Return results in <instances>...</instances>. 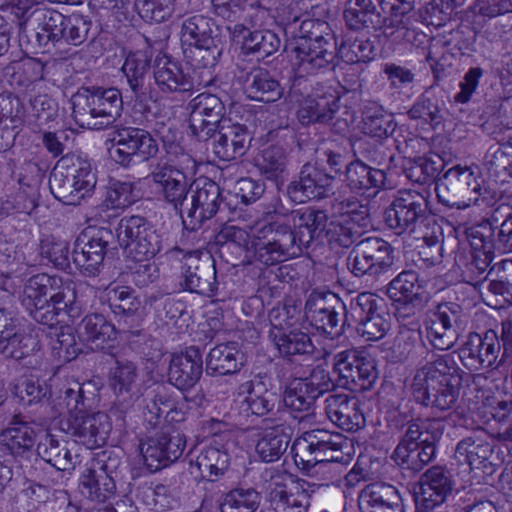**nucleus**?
<instances>
[{
	"label": "nucleus",
	"mask_w": 512,
	"mask_h": 512,
	"mask_svg": "<svg viewBox=\"0 0 512 512\" xmlns=\"http://www.w3.org/2000/svg\"><path fill=\"white\" fill-rule=\"evenodd\" d=\"M246 88L252 99L267 103L277 101L283 93L279 82L267 70L262 68L254 69L248 73Z\"/></svg>",
	"instance_id": "nucleus-45"
},
{
	"label": "nucleus",
	"mask_w": 512,
	"mask_h": 512,
	"mask_svg": "<svg viewBox=\"0 0 512 512\" xmlns=\"http://www.w3.org/2000/svg\"><path fill=\"white\" fill-rule=\"evenodd\" d=\"M115 489V481L92 466L86 468L81 476L80 491L92 501L104 502L114 494Z\"/></svg>",
	"instance_id": "nucleus-46"
},
{
	"label": "nucleus",
	"mask_w": 512,
	"mask_h": 512,
	"mask_svg": "<svg viewBox=\"0 0 512 512\" xmlns=\"http://www.w3.org/2000/svg\"><path fill=\"white\" fill-rule=\"evenodd\" d=\"M264 192V184L252 178H241L237 181L234 192H227L226 207L230 211L239 204L248 205L255 202Z\"/></svg>",
	"instance_id": "nucleus-62"
},
{
	"label": "nucleus",
	"mask_w": 512,
	"mask_h": 512,
	"mask_svg": "<svg viewBox=\"0 0 512 512\" xmlns=\"http://www.w3.org/2000/svg\"><path fill=\"white\" fill-rule=\"evenodd\" d=\"M325 413L342 430L353 432L365 426L361 403L355 396L331 394L325 399Z\"/></svg>",
	"instance_id": "nucleus-30"
},
{
	"label": "nucleus",
	"mask_w": 512,
	"mask_h": 512,
	"mask_svg": "<svg viewBox=\"0 0 512 512\" xmlns=\"http://www.w3.org/2000/svg\"><path fill=\"white\" fill-rule=\"evenodd\" d=\"M222 206L226 207V195L222 194L219 185L208 179L198 180L183 208V224L189 230H197L206 220L214 217Z\"/></svg>",
	"instance_id": "nucleus-14"
},
{
	"label": "nucleus",
	"mask_w": 512,
	"mask_h": 512,
	"mask_svg": "<svg viewBox=\"0 0 512 512\" xmlns=\"http://www.w3.org/2000/svg\"><path fill=\"white\" fill-rule=\"evenodd\" d=\"M288 163L285 149L278 145L265 148L257 159V167L268 179H278L286 171Z\"/></svg>",
	"instance_id": "nucleus-64"
},
{
	"label": "nucleus",
	"mask_w": 512,
	"mask_h": 512,
	"mask_svg": "<svg viewBox=\"0 0 512 512\" xmlns=\"http://www.w3.org/2000/svg\"><path fill=\"white\" fill-rule=\"evenodd\" d=\"M443 106V101L430 88L413 104L408 115L411 119H422L426 123L438 125L443 119L441 114Z\"/></svg>",
	"instance_id": "nucleus-57"
},
{
	"label": "nucleus",
	"mask_w": 512,
	"mask_h": 512,
	"mask_svg": "<svg viewBox=\"0 0 512 512\" xmlns=\"http://www.w3.org/2000/svg\"><path fill=\"white\" fill-rule=\"evenodd\" d=\"M239 394H246L244 402L247 410L256 416L267 415L276 406L277 395L265 389L261 383L246 381L240 385Z\"/></svg>",
	"instance_id": "nucleus-50"
},
{
	"label": "nucleus",
	"mask_w": 512,
	"mask_h": 512,
	"mask_svg": "<svg viewBox=\"0 0 512 512\" xmlns=\"http://www.w3.org/2000/svg\"><path fill=\"white\" fill-rule=\"evenodd\" d=\"M394 260V248L390 243L382 238L367 237L353 246L346 264L354 277L375 281L392 271Z\"/></svg>",
	"instance_id": "nucleus-9"
},
{
	"label": "nucleus",
	"mask_w": 512,
	"mask_h": 512,
	"mask_svg": "<svg viewBox=\"0 0 512 512\" xmlns=\"http://www.w3.org/2000/svg\"><path fill=\"white\" fill-rule=\"evenodd\" d=\"M289 440L280 427L265 430L256 444V453L262 461L274 462L286 451Z\"/></svg>",
	"instance_id": "nucleus-54"
},
{
	"label": "nucleus",
	"mask_w": 512,
	"mask_h": 512,
	"mask_svg": "<svg viewBox=\"0 0 512 512\" xmlns=\"http://www.w3.org/2000/svg\"><path fill=\"white\" fill-rule=\"evenodd\" d=\"M113 233L108 228H99L90 235H79L74 243L72 260L85 276H95L100 272L108 244Z\"/></svg>",
	"instance_id": "nucleus-19"
},
{
	"label": "nucleus",
	"mask_w": 512,
	"mask_h": 512,
	"mask_svg": "<svg viewBox=\"0 0 512 512\" xmlns=\"http://www.w3.org/2000/svg\"><path fill=\"white\" fill-rule=\"evenodd\" d=\"M282 314L286 315L285 308L282 311L273 310L270 313L271 329L269 331V338L280 355L292 358L313 354L315 347L310 336L300 330H288L287 326L278 321Z\"/></svg>",
	"instance_id": "nucleus-27"
},
{
	"label": "nucleus",
	"mask_w": 512,
	"mask_h": 512,
	"mask_svg": "<svg viewBox=\"0 0 512 512\" xmlns=\"http://www.w3.org/2000/svg\"><path fill=\"white\" fill-rule=\"evenodd\" d=\"M386 174L383 170L372 168L360 160L350 162L345 169V182L356 193H365L371 188L384 186Z\"/></svg>",
	"instance_id": "nucleus-41"
},
{
	"label": "nucleus",
	"mask_w": 512,
	"mask_h": 512,
	"mask_svg": "<svg viewBox=\"0 0 512 512\" xmlns=\"http://www.w3.org/2000/svg\"><path fill=\"white\" fill-rule=\"evenodd\" d=\"M96 183L97 176L90 161L72 153L61 157L49 179L51 193L66 205H79L90 197Z\"/></svg>",
	"instance_id": "nucleus-7"
},
{
	"label": "nucleus",
	"mask_w": 512,
	"mask_h": 512,
	"mask_svg": "<svg viewBox=\"0 0 512 512\" xmlns=\"http://www.w3.org/2000/svg\"><path fill=\"white\" fill-rule=\"evenodd\" d=\"M361 129L364 134L371 137L386 138L395 129L393 116L378 106L366 108Z\"/></svg>",
	"instance_id": "nucleus-58"
},
{
	"label": "nucleus",
	"mask_w": 512,
	"mask_h": 512,
	"mask_svg": "<svg viewBox=\"0 0 512 512\" xmlns=\"http://www.w3.org/2000/svg\"><path fill=\"white\" fill-rule=\"evenodd\" d=\"M332 181V176L315 165L306 163L302 166L298 179L288 185L287 194L296 203L322 198Z\"/></svg>",
	"instance_id": "nucleus-32"
},
{
	"label": "nucleus",
	"mask_w": 512,
	"mask_h": 512,
	"mask_svg": "<svg viewBox=\"0 0 512 512\" xmlns=\"http://www.w3.org/2000/svg\"><path fill=\"white\" fill-rule=\"evenodd\" d=\"M338 308L345 310L346 306L339 302L335 294L327 295L312 292L305 303V317L310 324L319 332L330 336L340 335L342 326L340 325V313Z\"/></svg>",
	"instance_id": "nucleus-22"
},
{
	"label": "nucleus",
	"mask_w": 512,
	"mask_h": 512,
	"mask_svg": "<svg viewBox=\"0 0 512 512\" xmlns=\"http://www.w3.org/2000/svg\"><path fill=\"white\" fill-rule=\"evenodd\" d=\"M189 129L199 141L207 142L217 128L228 121L224 119L226 108L215 94L201 93L188 104Z\"/></svg>",
	"instance_id": "nucleus-17"
},
{
	"label": "nucleus",
	"mask_w": 512,
	"mask_h": 512,
	"mask_svg": "<svg viewBox=\"0 0 512 512\" xmlns=\"http://www.w3.org/2000/svg\"><path fill=\"white\" fill-rule=\"evenodd\" d=\"M493 235L494 228L488 221L466 229V237L471 246V259L466 267L472 279L484 274L494 258Z\"/></svg>",
	"instance_id": "nucleus-28"
},
{
	"label": "nucleus",
	"mask_w": 512,
	"mask_h": 512,
	"mask_svg": "<svg viewBox=\"0 0 512 512\" xmlns=\"http://www.w3.org/2000/svg\"><path fill=\"white\" fill-rule=\"evenodd\" d=\"M213 25L210 18L199 14L184 19L180 31L182 44L189 47L211 44V41L216 40L212 35Z\"/></svg>",
	"instance_id": "nucleus-49"
},
{
	"label": "nucleus",
	"mask_w": 512,
	"mask_h": 512,
	"mask_svg": "<svg viewBox=\"0 0 512 512\" xmlns=\"http://www.w3.org/2000/svg\"><path fill=\"white\" fill-rule=\"evenodd\" d=\"M151 59L144 51H136L127 55L122 71L127 78L136 99L146 94Z\"/></svg>",
	"instance_id": "nucleus-43"
},
{
	"label": "nucleus",
	"mask_w": 512,
	"mask_h": 512,
	"mask_svg": "<svg viewBox=\"0 0 512 512\" xmlns=\"http://www.w3.org/2000/svg\"><path fill=\"white\" fill-rule=\"evenodd\" d=\"M36 433L26 422L14 421L0 433V450L14 457L24 456L35 444Z\"/></svg>",
	"instance_id": "nucleus-40"
},
{
	"label": "nucleus",
	"mask_w": 512,
	"mask_h": 512,
	"mask_svg": "<svg viewBox=\"0 0 512 512\" xmlns=\"http://www.w3.org/2000/svg\"><path fill=\"white\" fill-rule=\"evenodd\" d=\"M51 333L50 346L52 354L60 362H70L81 351L76 342L73 329L69 326L53 328Z\"/></svg>",
	"instance_id": "nucleus-61"
},
{
	"label": "nucleus",
	"mask_w": 512,
	"mask_h": 512,
	"mask_svg": "<svg viewBox=\"0 0 512 512\" xmlns=\"http://www.w3.org/2000/svg\"><path fill=\"white\" fill-rule=\"evenodd\" d=\"M313 209L320 211L316 208ZM321 211L327 215L325 211ZM327 220L328 216H326L324 228L317 230L314 234V238L318 232L326 229V236L330 244H335L343 248H349L356 245L357 242L361 240L360 237L362 235V227H358L357 224L342 219H335L327 225Z\"/></svg>",
	"instance_id": "nucleus-53"
},
{
	"label": "nucleus",
	"mask_w": 512,
	"mask_h": 512,
	"mask_svg": "<svg viewBox=\"0 0 512 512\" xmlns=\"http://www.w3.org/2000/svg\"><path fill=\"white\" fill-rule=\"evenodd\" d=\"M317 398L300 380H293L283 393V402L286 408L292 412L309 415Z\"/></svg>",
	"instance_id": "nucleus-60"
},
{
	"label": "nucleus",
	"mask_w": 512,
	"mask_h": 512,
	"mask_svg": "<svg viewBox=\"0 0 512 512\" xmlns=\"http://www.w3.org/2000/svg\"><path fill=\"white\" fill-rule=\"evenodd\" d=\"M227 445L222 443L221 436H215L210 445L197 456L195 463L191 464V473H195L196 469L201 478L212 482L218 480L229 467Z\"/></svg>",
	"instance_id": "nucleus-38"
},
{
	"label": "nucleus",
	"mask_w": 512,
	"mask_h": 512,
	"mask_svg": "<svg viewBox=\"0 0 512 512\" xmlns=\"http://www.w3.org/2000/svg\"><path fill=\"white\" fill-rule=\"evenodd\" d=\"M143 414L145 420L153 426L159 423L164 413L171 411L174 401L164 384H156L143 395Z\"/></svg>",
	"instance_id": "nucleus-47"
},
{
	"label": "nucleus",
	"mask_w": 512,
	"mask_h": 512,
	"mask_svg": "<svg viewBox=\"0 0 512 512\" xmlns=\"http://www.w3.org/2000/svg\"><path fill=\"white\" fill-rule=\"evenodd\" d=\"M461 363L470 371L497 369L501 362V344L495 330H487L483 335L469 333L458 350Z\"/></svg>",
	"instance_id": "nucleus-16"
},
{
	"label": "nucleus",
	"mask_w": 512,
	"mask_h": 512,
	"mask_svg": "<svg viewBox=\"0 0 512 512\" xmlns=\"http://www.w3.org/2000/svg\"><path fill=\"white\" fill-rule=\"evenodd\" d=\"M119 243L131 260L153 259L160 251V240L153 225L144 217H124L117 227Z\"/></svg>",
	"instance_id": "nucleus-12"
},
{
	"label": "nucleus",
	"mask_w": 512,
	"mask_h": 512,
	"mask_svg": "<svg viewBox=\"0 0 512 512\" xmlns=\"http://www.w3.org/2000/svg\"><path fill=\"white\" fill-rule=\"evenodd\" d=\"M377 49L368 38L347 39L338 46V56L347 64L367 63L375 58Z\"/></svg>",
	"instance_id": "nucleus-59"
},
{
	"label": "nucleus",
	"mask_w": 512,
	"mask_h": 512,
	"mask_svg": "<svg viewBox=\"0 0 512 512\" xmlns=\"http://www.w3.org/2000/svg\"><path fill=\"white\" fill-rule=\"evenodd\" d=\"M426 197L416 190H400L384 212L387 226L398 235L408 233L440 253L444 234L433 215H428Z\"/></svg>",
	"instance_id": "nucleus-4"
},
{
	"label": "nucleus",
	"mask_w": 512,
	"mask_h": 512,
	"mask_svg": "<svg viewBox=\"0 0 512 512\" xmlns=\"http://www.w3.org/2000/svg\"><path fill=\"white\" fill-rule=\"evenodd\" d=\"M208 141L209 148L218 159L232 161L246 153L249 134L243 126L227 122L219 126Z\"/></svg>",
	"instance_id": "nucleus-31"
},
{
	"label": "nucleus",
	"mask_w": 512,
	"mask_h": 512,
	"mask_svg": "<svg viewBox=\"0 0 512 512\" xmlns=\"http://www.w3.org/2000/svg\"><path fill=\"white\" fill-rule=\"evenodd\" d=\"M285 31V51L299 75H314L336 66L338 42L328 22L303 14L294 16Z\"/></svg>",
	"instance_id": "nucleus-2"
},
{
	"label": "nucleus",
	"mask_w": 512,
	"mask_h": 512,
	"mask_svg": "<svg viewBox=\"0 0 512 512\" xmlns=\"http://www.w3.org/2000/svg\"><path fill=\"white\" fill-rule=\"evenodd\" d=\"M335 107L336 102L334 100L330 102L325 97H307L301 103L297 117L302 125L327 124L334 118Z\"/></svg>",
	"instance_id": "nucleus-51"
},
{
	"label": "nucleus",
	"mask_w": 512,
	"mask_h": 512,
	"mask_svg": "<svg viewBox=\"0 0 512 512\" xmlns=\"http://www.w3.org/2000/svg\"><path fill=\"white\" fill-rule=\"evenodd\" d=\"M435 192L439 203L458 210L471 205H489L494 198L487 188L481 186L471 167L460 165L444 172L436 181Z\"/></svg>",
	"instance_id": "nucleus-8"
},
{
	"label": "nucleus",
	"mask_w": 512,
	"mask_h": 512,
	"mask_svg": "<svg viewBox=\"0 0 512 512\" xmlns=\"http://www.w3.org/2000/svg\"><path fill=\"white\" fill-rule=\"evenodd\" d=\"M138 369L135 363L116 359L109 372V385L117 396L129 394L136 386Z\"/></svg>",
	"instance_id": "nucleus-55"
},
{
	"label": "nucleus",
	"mask_w": 512,
	"mask_h": 512,
	"mask_svg": "<svg viewBox=\"0 0 512 512\" xmlns=\"http://www.w3.org/2000/svg\"><path fill=\"white\" fill-rule=\"evenodd\" d=\"M383 299L371 292L359 293L351 299L345 320L356 323L357 334L366 342L382 339L390 329V322L381 311Z\"/></svg>",
	"instance_id": "nucleus-10"
},
{
	"label": "nucleus",
	"mask_w": 512,
	"mask_h": 512,
	"mask_svg": "<svg viewBox=\"0 0 512 512\" xmlns=\"http://www.w3.org/2000/svg\"><path fill=\"white\" fill-rule=\"evenodd\" d=\"M418 290V275L414 271H403L389 283L387 295L396 305L398 318L415 314Z\"/></svg>",
	"instance_id": "nucleus-37"
},
{
	"label": "nucleus",
	"mask_w": 512,
	"mask_h": 512,
	"mask_svg": "<svg viewBox=\"0 0 512 512\" xmlns=\"http://www.w3.org/2000/svg\"><path fill=\"white\" fill-rule=\"evenodd\" d=\"M452 475L442 466H433L423 473L415 491L416 512H429L442 505L452 492Z\"/></svg>",
	"instance_id": "nucleus-21"
},
{
	"label": "nucleus",
	"mask_w": 512,
	"mask_h": 512,
	"mask_svg": "<svg viewBox=\"0 0 512 512\" xmlns=\"http://www.w3.org/2000/svg\"><path fill=\"white\" fill-rule=\"evenodd\" d=\"M110 148L111 157L121 165H128L134 156L141 160H148L158 152V144L149 132L134 128L124 127L118 129L112 139Z\"/></svg>",
	"instance_id": "nucleus-20"
},
{
	"label": "nucleus",
	"mask_w": 512,
	"mask_h": 512,
	"mask_svg": "<svg viewBox=\"0 0 512 512\" xmlns=\"http://www.w3.org/2000/svg\"><path fill=\"white\" fill-rule=\"evenodd\" d=\"M60 278L47 274H37L29 278L23 288L21 303L25 309L35 308L40 302L49 298V293L55 290Z\"/></svg>",
	"instance_id": "nucleus-52"
},
{
	"label": "nucleus",
	"mask_w": 512,
	"mask_h": 512,
	"mask_svg": "<svg viewBox=\"0 0 512 512\" xmlns=\"http://www.w3.org/2000/svg\"><path fill=\"white\" fill-rule=\"evenodd\" d=\"M345 446L347 439L342 434L326 429H312L295 440L292 447L294 461L309 476L322 473L323 480L331 481L328 468L331 463L343 458Z\"/></svg>",
	"instance_id": "nucleus-5"
},
{
	"label": "nucleus",
	"mask_w": 512,
	"mask_h": 512,
	"mask_svg": "<svg viewBox=\"0 0 512 512\" xmlns=\"http://www.w3.org/2000/svg\"><path fill=\"white\" fill-rule=\"evenodd\" d=\"M346 25L352 30L380 27L384 19L376 10L372 0H348L344 10Z\"/></svg>",
	"instance_id": "nucleus-44"
},
{
	"label": "nucleus",
	"mask_w": 512,
	"mask_h": 512,
	"mask_svg": "<svg viewBox=\"0 0 512 512\" xmlns=\"http://www.w3.org/2000/svg\"><path fill=\"white\" fill-rule=\"evenodd\" d=\"M494 441L483 430L462 439L456 447V454L470 466L471 469L482 470L485 474L494 472L492 462Z\"/></svg>",
	"instance_id": "nucleus-33"
},
{
	"label": "nucleus",
	"mask_w": 512,
	"mask_h": 512,
	"mask_svg": "<svg viewBox=\"0 0 512 512\" xmlns=\"http://www.w3.org/2000/svg\"><path fill=\"white\" fill-rule=\"evenodd\" d=\"M111 430L108 416L103 412L88 414L80 411L72 414L67 420V431L76 442L88 449H94L105 444Z\"/></svg>",
	"instance_id": "nucleus-25"
},
{
	"label": "nucleus",
	"mask_w": 512,
	"mask_h": 512,
	"mask_svg": "<svg viewBox=\"0 0 512 512\" xmlns=\"http://www.w3.org/2000/svg\"><path fill=\"white\" fill-rule=\"evenodd\" d=\"M183 289L212 297L217 291L215 261L208 252L189 251L180 258Z\"/></svg>",
	"instance_id": "nucleus-15"
},
{
	"label": "nucleus",
	"mask_w": 512,
	"mask_h": 512,
	"mask_svg": "<svg viewBox=\"0 0 512 512\" xmlns=\"http://www.w3.org/2000/svg\"><path fill=\"white\" fill-rule=\"evenodd\" d=\"M218 41H211V44L192 46L185 50L186 58L192 67L191 74L196 73L203 79L211 81V72L208 69L216 65L222 52L217 44Z\"/></svg>",
	"instance_id": "nucleus-48"
},
{
	"label": "nucleus",
	"mask_w": 512,
	"mask_h": 512,
	"mask_svg": "<svg viewBox=\"0 0 512 512\" xmlns=\"http://www.w3.org/2000/svg\"><path fill=\"white\" fill-rule=\"evenodd\" d=\"M79 339L92 350L111 347L116 339V330L102 314L86 315L78 326Z\"/></svg>",
	"instance_id": "nucleus-39"
},
{
	"label": "nucleus",
	"mask_w": 512,
	"mask_h": 512,
	"mask_svg": "<svg viewBox=\"0 0 512 512\" xmlns=\"http://www.w3.org/2000/svg\"><path fill=\"white\" fill-rule=\"evenodd\" d=\"M16 15L22 32L33 33L41 48L55 47L63 37L62 25L66 24L67 16L57 10L34 8L32 4L18 0Z\"/></svg>",
	"instance_id": "nucleus-11"
},
{
	"label": "nucleus",
	"mask_w": 512,
	"mask_h": 512,
	"mask_svg": "<svg viewBox=\"0 0 512 512\" xmlns=\"http://www.w3.org/2000/svg\"><path fill=\"white\" fill-rule=\"evenodd\" d=\"M287 223L272 222L258 228L250 241L249 233L238 226L225 224L215 236L222 257L233 266L261 263L272 266L299 256L323 229L326 215L312 207L292 210Z\"/></svg>",
	"instance_id": "nucleus-1"
},
{
	"label": "nucleus",
	"mask_w": 512,
	"mask_h": 512,
	"mask_svg": "<svg viewBox=\"0 0 512 512\" xmlns=\"http://www.w3.org/2000/svg\"><path fill=\"white\" fill-rule=\"evenodd\" d=\"M442 167V159L435 155L430 158L416 157L409 160L404 171L407 178L412 182L426 184L437 179Z\"/></svg>",
	"instance_id": "nucleus-56"
},
{
	"label": "nucleus",
	"mask_w": 512,
	"mask_h": 512,
	"mask_svg": "<svg viewBox=\"0 0 512 512\" xmlns=\"http://www.w3.org/2000/svg\"><path fill=\"white\" fill-rule=\"evenodd\" d=\"M260 504L259 493L252 489H235L220 502L221 512H255Z\"/></svg>",
	"instance_id": "nucleus-63"
},
{
	"label": "nucleus",
	"mask_w": 512,
	"mask_h": 512,
	"mask_svg": "<svg viewBox=\"0 0 512 512\" xmlns=\"http://www.w3.org/2000/svg\"><path fill=\"white\" fill-rule=\"evenodd\" d=\"M361 512H404L398 490L384 482L366 485L358 496Z\"/></svg>",
	"instance_id": "nucleus-36"
},
{
	"label": "nucleus",
	"mask_w": 512,
	"mask_h": 512,
	"mask_svg": "<svg viewBox=\"0 0 512 512\" xmlns=\"http://www.w3.org/2000/svg\"><path fill=\"white\" fill-rule=\"evenodd\" d=\"M333 371L337 374V385L350 391L368 390L377 379L374 361L357 349L335 354Z\"/></svg>",
	"instance_id": "nucleus-13"
},
{
	"label": "nucleus",
	"mask_w": 512,
	"mask_h": 512,
	"mask_svg": "<svg viewBox=\"0 0 512 512\" xmlns=\"http://www.w3.org/2000/svg\"><path fill=\"white\" fill-rule=\"evenodd\" d=\"M463 373L452 354L437 355L414 375L411 389L415 400L438 411L454 408Z\"/></svg>",
	"instance_id": "nucleus-3"
},
{
	"label": "nucleus",
	"mask_w": 512,
	"mask_h": 512,
	"mask_svg": "<svg viewBox=\"0 0 512 512\" xmlns=\"http://www.w3.org/2000/svg\"><path fill=\"white\" fill-rule=\"evenodd\" d=\"M243 358L236 342L219 344L212 348L206 358V369L211 374L229 375L240 370Z\"/></svg>",
	"instance_id": "nucleus-42"
},
{
	"label": "nucleus",
	"mask_w": 512,
	"mask_h": 512,
	"mask_svg": "<svg viewBox=\"0 0 512 512\" xmlns=\"http://www.w3.org/2000/svg\"><path fill=\"white\" fill-rule=\"evenodd\" d=\"M441 423L431 421V435H427L419 445L410 448L396 447L392 458L404 469L421 471L435 457L436 441L441 435Z\"/></svg>",
	"instance_id": "nucleus-35"
},
{
	"label": "nucleus",
	"mask_w": 512,
	"mask_h": 512,
	"mask_svg": "<svg viewBox=\"0 0 512 512\" xmlns=\"http://www.w3.org/2000/svg\"><path fill=\"white\" fill-rule=\"evenodd\" d=\"M158 195L180 215L188 198L189 182L185 173L175 166L158 164L149 176Z\"/></svg>",
	"instance_id": "nucleus-24"
},
{
	"label": "nucleus",
	"mask_w": 512,
	"mask_h": 512,
	"mask_svg": "<svg viewBox=\"0 0 512 512\" xmlns=\"http://www.w3.org/2000/svg\"><path fill=\"white\" fill-rule=\"evenodd\" d=\"M314 486L303 479L286 484L281 477H275L269 484V501L279 512H306Z\"/></svg>",
	"instance_id": "nucleus-23"
},
{
	"label": "nucleus",
	"mask_w": 512,
	"mask_h": 512,
	"mask_svg": "<svg viewBox=\"0 0 512 512\" xmlns=\"http://www.w3.org/2000/svg\"><path fill=\"white\" fill-rule=\"evenodd\" d=\"M0 305V353L6 357L22 359L33 352L37 341L24 332L20 318L12 305V296Z\"/></svg>",
	"instance_id": "nucleus-18"
},
{
	"label": "nucleus",
	"mask_w": 512,
	"mask_h": 512,
	"mask_svg": "<svg viewBox=\"0 0 512 512\" xmlns=\"http://www.w3.org/2000/svg\"><path fill=\"white\" fill-rule=\"evenodd\" d=\"M37 454L55 468V486L64 483V473L72 471L79 462V456L72 453L69 441L64 436L46 434L37 445Z\"/></svg>",
	"instance_id": "nucleus-29"
},
{
	"label": "nucleus",
	"mask_w": 512,
	"mask_h": 512,
	"mask_svg": "<svg viewBox=\"0 0 512 512\" xmlns=\"http://www.w3.org/2000/svg\"><path fill=\"white\" fill-rule=\"evenodd\" d=\"M202 355L198 348L189 347L185 352L171 357L168 381L179 390H189L202 375Z\"/></svg>",
	"instance_id": "nucleus-34"
},
{
	"label": "nucleus",
	"mask_w": 512,
	"mask_h": 512,
	"mask_svg": "<svg viewBox=\"0 0 512 512\" xmlns=\"http://www.w3.org/2000/svg\"><path fill=\"white\" fill-rule=\"evenodd\" d=\"M71 104L79 127L100 130L121 116L123 98L117 88L82 87L71 97Z\"/></svg>",
	"instance_id": "nucleus-6"
},
{
	"label": "nucleus",
	"mask_w": 512,
	"mask_h": 512,
	"mask_svg": "<svg viewBox=\"0 0 512 512\" xmlns=\"http://www.w3.org/2000/svg\"><path fill=\"white\" fill-rule=\"evenodd\" d=\"M154 79L162 92L170 93L192 92L209 84V79L196 73H184L178 63L167 56L155 60Z\"/></svg>",
	"instance_id": "nucleus-26"
}]
</instances>
